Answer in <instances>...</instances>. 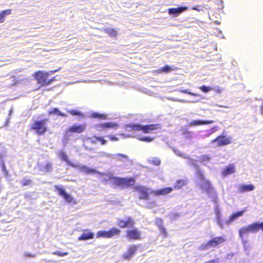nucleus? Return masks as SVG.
Returning a JSON list of instances; mask_svg holds the SVG:
<instances>
[{
  "label": "nucleus",
  "mask_w": 263,
  "mask_h": 263,
  "mask_svg": "<svg viewBox=\"0 0 263 263\" xmlns=\"http://www.w3.org/2000/svg\"><path fill=\"white\" fill-rule=\"evenodd\" d=\"M109 179L111 181V185L114 187L128 188L134 185L135 183V180L133 178H128L110 176Z\"/></svg>",
  "instance_id": "1"
},
{
  "label": "nucleus",
  "mask_w": 263,
  "mask_h": 263,
  "mask_svg": "<svg viewBox=\"0 0 263 263\" xmlns=\"http://www.w3.org/2000/svg\"><path fill=\"white\" fill-rule=\"evenodd\" d=\"M33 76L36 80L37 83L41 86H48L55 80V77L49 79V72L45 71H37L33 73Z\"/></svg>",
  "instance_id": "2"
},
{
  "label": "nucleus",
  "mask_w": 263,
  "mask_h": 263,
  "mask_svg": "<svg viewBox=\"0 0 263 263\" xmlns=\"http://www.w3.org/2000/svg\"><path fill=\"white\" fill-rule=\"evenodd\" d=\"M48 119L41 120H35L31 124L30 130L34 131L37 135L41 136L44 135L48 130L46 126V122Z\"/></svg>",
  "instance_id": "3"
},
{
  "label": "nucleus",
  "mask_w": 263,
  "mask_h": 263,
  "mask_svg": "<svg viewBox=\"0 0 263 263\" xmlns=\"http://www.w3.org/2000/svg\"><path fill=\"white\" fill-rule=\"evenodd\" d=\"M226 241V239L223 236L215 237L205 243L201 244L199 249L201 251L207 250L211 248H216L219 245Z\"/></svg>",
  "instance_id": "4"
},
{
  "label": "nucleus",
  "mask_w": 263,
  "mask_h": 263,
  "mask_svg": "<svg viewBox=\"0 0 263 263\" xmlns=\"http://www.w3.org/2000/svg\"><path fill=\"white\" fill-rule=\"evenodd\" d=\"M121 233V230L116 227L111 228L108 231H99L97 233V238H110L115 236H118Z\"/></svg>",
  "instance_id": "5"
},
{
  "label": "nucleus",
  "mask_w": 263,
  "mask_h": 263,
  "mask_svg": "<svg viewBox=\"0 0 263 263\" xmlns=\"http://www.w3.org/2000/svg\"><path fill=\"white\" fill-rule=\"evenodd\" d=\"M134 190L138 193L139 198L141 200L149 199L151 190L149 188L143 185H137L134 187Z\"/></svg>",
  "instance_id": "6"
},
{
  "label": "nucleus",
  "mask_w": 263,
  "mask_h": 263,
  "mask_svg": "<svg viewBox=\"0 0 263 263\" xmlns=\"http://www.w3.org/2000/svg\"><path fill=\"white\" fill-rule=\"evenodd\" d=\"M232 139L228 137L224 134V132L221 135L217 136L215 139L212 140V143H215L216 146H222L229 145L232 143Z\"/></svg>",
  "instance_id": "7"
},
{
  "label": "nucleus",
  "mask_w": 263,
  "mask_h": 263,
  "mask_svg": "<svg viewBox=\"0 0 263 263\" xmlns=\"http://www.w3.org/2000/svg\"><path fill=\"white\" fill-rule=\"evenodd\" d=\"M125 236L128 240H138L143 238L141 232L136 228L126 230Z\"/></svg>",
  "instance_id": "8"
},
{
  "label": "nucleus",
  "mask_w": 263,
  "mask_h": 263,
  "mask_svg": "<svg viewBox=\"0 0 263 263\" xmlns=\"http://www.w3.org/2000/svg\"><path fill=\"white\" fill-rule=\"evenodd\" d=\"M54 187L55 190L58 191V194L62 196L67 202L69 203H76L75 199L71 197L70 195L66 193L64 189L62 186L55 185Z\"/></svg>",
  "instance_id": "9"
},
{
  "label": "nucleus",
  "mask_w": 263,
  "mask_h": 263,
  "mask_svg": "<svg viewBox=\"0 0 263 263\" xmlns=\"http://www.w3.org/2000/svg\"><path fill=\"white\" fill-rule=\"evenodd\" d=\"M117 225L122 229L133 227L135 224V221L132 217L127 216L125 219H119L117 221Z\"/></svg>",
  "instance_id": "10"
},
{
  "label": "nucleus",
  "mask_w": 263,
  "mask_h": 263,
  "mask_svg": "<svg viewBox=\"0 0 263 263\" xmlns=\"http://www.w3.org/2000/svg\"><path fill=\"white\" fill-rule=\"evenodd\" d=\"M200 189L205 192L208 194H211L214 192V188L210 180L206 179L200 181L199 184Z\"/></svg>",
  "instance_id": "11"
},
{
  "label": "nucleus",
  "mask_w": 263,
  "mask_h": 263,
  "mask_svg": "<svg viewBox=\"0 0 263 263\" xmlns=\"http://www.w3.org/2000/svg\"><path fill=\"white\" fill-rule=\"evenodd\" d=\"M86 127V125L85 124H82L80 125L74 124L68 127L66 129V132L67 133L70 134H81L85 131Z\"/></svg>",
  "instance_id": "12"
},
{
  "label": "nucleus",
  "mask_w": 263,
  "mask_h": 263,
  "mask_svg": "<svg viewBox=\"0 0 263 263\" xmlns=\"http://www.w3.org/2000/svg\"><path fill=\"white\" fill-rule=\"evenodd\" d=\"M161 127L160 124H151L145 125L140 124V131H142L144 134H148L153 130L158 129Z\"/></svg>",
  "instance_id": "13"
},
{
  "label": "nucleus",
  "mask_w": 263,
  "mask_h": 263,
  "mask_svg": "<svg viewBox=\"0 0 263 263\" xmlns=\"http://www.w3.org/2000/svg\"><path fill=\"white\" fill-rule=\"evenodd\" d=\"M137 245H133L129 246L126 252L122 255V258L125 260H130L137 252Z\"/></svg>",
  "instance_id": "14"
},
{
  "label": "nucleus",
  "mask_w": 263,
  "mask_h": 263,
  "mask_svg": "<svg viewBox=\"0 0 263 263\" xmlns=\"http://www.w3.org/2000/svg\"><path fill=\"white\" fill-rule=\"evenodd\" d=\"M173 191L172 187H166L157 190H151V193L155 196L166 195Z\"/></svg>",
  "instance_id": "15"
},
{
  "label": "nucleus",
  "mask_w": 263,
  "mask_h": 263,
  "mask_svg": "<svg viewBox=\"0 0 263 263\" xmlns=\"http://www.w3.org/2000/svg\"><path fill=\"white\" fill-rule=\"evenodd\" d=\"M249 233H254L251 223L246 227H243L239 230V236L241 239Z\"/></svg>",
  "instance_id": "16"
},
{
  "label": "nucleus",
  "mask_w": 263,
  "mask_h": 263,
  "mask_svg": "<svg viewBox=\"0 0 263 263\" xmlns=\"http://www.w3.org/2000/svg\"><path fill=\"white\" fill-rule=\"evenodd\" d=\"M118 126L117 123L114 122H105L97 125L99 130H103L109 128H115Z\"/></svg>",
  "instance_id": "17"
},
{
  "label": "nucleus",
  "mask_w": 263,
  "mask_h": 263,
  "mask_svg": "<svg viewBox=\"0 0 263 263\" xmlns=\"http://www.w3.org/2000/svg\"><path fill=\"white\" fill-rule=\"evenodd\" d=\"M59 154L61 160L66 162L68 165L74 168L78 167L77 164L72 163L69 160L68 156L65 152L61 151L59 152Z\"/></svg>",
  "instance_id": "18"
},
{
  "label": "nucleus",
  "mask_w": 263,
  "mask_h": 263,
  "mask_svg": "<svg viewBox=\"0 0 263 263\" xmlns=\"http://www.w3.org/2000/svg\"><path fill=\"white\" fill-rule=\"evenodd\" d=\"M114 159L117 162H131V160L129 159L128 156L121 153H117L114 155Z\"/></svg>",
  "instance_id": "19"
},
{
  "label": "nucleus",
  "mask_w": 263,
  "mask_h": 263,
  "mask_svg": "<svg viewBox=\"0 0 263 263\" xmlns=\"http://www.w3.org/2000/svg\"><path fill=\"white\" fill-rule=\"evenodd\" d=\"M246 211V209L242 210L239 211L232 213L229 217L228 219L226 221L227 224H230L236 219L242 216L244 213Z\"/></svg>",
  "instance_id": "20"
},
{
  "label": "nucleus",
  "mask_w": 263,
  "mask_h": 263,
  "mask_svg": "<svg viewBox=\"0 0 263 263\" xmlns=\"http://www.w3.org/2000/svg\"><path fill=\"white\" fill-rule=\"evenodd\" d=\"M93 237L94 234L88 229H86L84 230L83 233L78 237V240L80 241L86 240L93 239Z\"/></svg>",
  "instance_id": "21"
},
{
  "label": "nucleus",
  "mask_w": 263,
  "mask_h": 263,
  "mask_svg": "<svg viewBox=\"0 0 263 263\" xmlns=\"http://www.w3.org/2000/svg\"><path fill=\"white\" fill-rule=\"evenodd\" d=\"M214 121L212 120H193L189 123L190 126H197L201 125L210 124L213 123Z\"/></svg>",
  "instance_id": "22"
},
{
  "label": "nucleus",
  "mask_w": 263,
  "mask_h": 263,
  "mask_svg": "<svg viewBox=\"0 0 263 263\" xmlns=\"http://www.w3.org/2000/svg\"><path fill=\"white\" fill-rule=\"evenodd\" d=\"M79 170L83 172L86 173V174L89 175V174H101L98 171L96 170L90 168L86 165H82L79 167Z\"/></svg>",
  "instance_id": "23"
},
{
  "label": "nucleus",
  "mask_w": 263,
  "mask_h": 263,
  "mask_svg": "<svg viewBox=\"0 0 263 263\" xmlns=\"http://www.w3.org/2000/svg\"><path fill=\"white\" fill-rule=\"evenodd\" d=\"M255 186L253 184H242L238 186V191L239 193L250 192L254 190Z\"/></svg>",
  "instance_id": "24"
},
{
  "label": "nucleus",
  "mask_w": 263,
  "mask_h": 263,
  "mask_svg": "<svg viewBox=\"0 0 263 263\" xmlns=\"http://www.w3.org/2000/svg\"><path fill=\"white\" fill-rule=\"evenodd\" d=\"M235 172V166L233 164H231L226 166L222 171L221 174L223 176H227L232 174Z\"/></svg>",
  "instance_id": "25"
},
{
  "label": "nucleus",
  "mask_w": 263,
  "mask_h": 263,
  "mask_svg": "<svg viewBox=\"0 0 263 263\" xmlns=\"http://www.w3.org/2000/svg\"><path fill=\"white\" fill-rule=\"evenodd\" d=\"M140 124H129L125 125L124 128L127 132L140 131Z\"/></svg>",
  "instance_id": "26"
},
{
  "label": "nucleus",
  "mask_w": 263,
  "mask_h": 263,
  "mask_svg": "<svg viewBox=\"0 0 263 263\" xmlns=\"http://www.w3.org/2000/svg\"><path fill=\"white\" fill-rule=\"evenodd\" d=\"M187 181L186 180L179 179L177 180L174 183L173 190H180L182 188L183 186L187 184Z\"/></svg>",
  "instance_id": "27"
},
{
  "label": "nucleus",
  "mask_w": 263,
  "mask_h": 263,
  "mask_svg": "<svg viewBox=\"0 0 263 263\" xmlns=\"http://www.w3.org/2000/svg\"><path fill=\"white\" fill-rule=\"evenodd\" d=\"M186 9V8L185 7H181L178 8H171L168 9V13L170 14H180L181 12H183Z\"/></svg>",
  "instance_id": "28"
},
{
  "label": "nucleus",
  "mask_w": 263,
  "mask_h": 263,
  "mask_svg": "<svg viewBox=\"0 0 263 263\" xmlns=\"http://www.w3.org/2000/svg\"><path fill=\"white\" fill-rule=\"evenodd\" d=\"M11 13V9H7L0 11V23H3L5 21L6 16L10 14Z\"/></svg>",
  "instance_id": "29"
},
{
  "label": "nucleus",
  "mask_w": 263,
  "mask_h": 263,
  "mask_svg": "<svg viewBox=\"0 0 263 263\" xmlns=\"http://www.w3.org/2000/svg\"><path fill=\"white\" fill-rule=\"evenodd\" d=\"M254 233L258 232L259 230L263 231V222L261 223L253 222L251 223Z\"/></svg>",
  "instance_id": "30"
},
{
  "label": "nucleus",
  "mask_w": 263,
  "mask_h": 263,
  "mask_svg": "<svg viewBox=\"0 0 263 263\" xmlns=\"http://www.w3.org/2000/svg\"><path fill=\"white\" fill-rule=\"evenodd\" d=\"M53 114H57L59 116L65 117L67 116V115L62 112L58 108H53L52 110L48 111V115H52Z\"/></svg>",
  "instance_id": "31"
},
{
  "label": "nucleus",
  "mask_w": 263,
  "mask_h": 263,
  "mask_svg": "<svg viewBox=\"0 0 263 263\" xmlns=\"http://www.w3.org/2000/svg\"><path fill=\"white\" fill-rule=\"evenodd\" d=\"M20 183L22 187L30 186L33 184V181L29 178L25 177L20 181Z\"/></svg>",
  "instance_id": "32"
},
{
  "label": "nucleus",
  "mask_w": 263,
  "mask_h": 263,
  "mask_svg": "<svg viewBox=\"0 0 263 263\" xmlns=\"http://www.w3.org/2000/svg\"><path fill=\"white\" fill-rule=\"evenodd\" d=\"M104 31L108 34L110 37H116L117 35V32L114 28H105Z\"/></svg>",
  "instance_id": "33"
},
{
  "label": "nucleus",
  "mask_w": 263,
  "mask_h": 263,
  "mask_svg": "<svg viewBox=\"0 0 263 263\" xmlns=\"http://www.w3.org/2000/svg\"><path fill=\"white\" fill-rule=\"evenodd\" d=\"M173 70V68H172L170 66L168 65H165L164 67L161 68L160 69L158 70V73H168L170 71Z\"/></svg>",
  "instance_id": "34"
},
{
  "label": "nucleus",
  "mask_w": 263,
  "mask_h": 263,
  "mask_svg": "<svg viewBox=\"0 0 263 263\" xmlns=\"http://www.w3.org/2000/svg\"><path fill=\"white\" fill-rule=\"evenodd\" d=\"M150 164L154 165H159L161 163V160L157 157H153L151 159L148 160Z\"/></svg>",
  "instance_id": "35"
},
{
  "label": "nucleus",
  "mask_w": 263,
  "mask_h": 263,
  "mask_svg": "<svg viewBox=\"0 0 263 263\" xmlns=\"http://www.w3.org/2000/svg\"><path fill=\"white\" fill-rule=\"evenodd\" d=\"M92 117L95 118H99L101 119L106 120L107 116L106 114H101L98 112H95L92 114Z\"/></svg>",
  "instance_id": "36"
},
{
  "label": "nucleus",
  "mask_w": 263,
  "mask_h": 263,
  "mask_svg": "<svg viewBox=\"0 0 263 263\" xmlns=\"http://www.w3.org/2000/svg\"><path fill=\"white\" fill-rule=\"evenodd\" d=\"M92 138L94 139H96L97 141L100 142L101 145H104L106 143L107 141L103 136H93Z\"/></svg>",
  "instance_id": "37"
},
{
  "label": "nucleus",
  "mask_w": 263,
  "mask_h": 263,
  "mask_svg": "<svg viewBox=\"0 0 263 263\" xmlns=\"http://www.w3.org/2000/svg\"><path fill=\"white\" fill-rule=\"evenodd\" d=\"M52 170V164L50 162L47 163L45 166L42 168V170L44 172H49Z\"/></svg>",
  "instance_id": "38"
},
{
  "label": "nucleus",
  "mask_w": 263,
  "mask_h": 263,
  "mask_svg": "<svg viewBox=\"0 0 263 263\" xmlns=\"http://www.w3.org/2000/svg\"><path fill=\"white\" fill-rule=\"evenodd\" d=\"M67 111L68 113H69L71 115H72V116H81L82 115V114L81 113V112L77 109L68 110H67Z\"/></svg>",
  "instance_id": "39"
},
{
  "label": "nucleus",
  "mask_w": 263,
  "mask_h": 263,
  "mask_svg": "<svg viewBox=\"0 0 263 263\" xmlns=\"http://www.w3.org/2000/svg\"><path fill=\"white\" fill-rule=\"evenodd\" d=\"M199 89L202 92H205V93L208 92L209 91L214 89V88H212V87H211L210 86H205V85L201 86L200 87H199Z\"/></svg>",
  "instance_id": "40"
},
{
  "label": "nucleus",
  "mask_w": 263,
  "mask_h": 263,
  "mask_svg": "<svg viewBox=\"0 0 263 263\" xmlns=\"http://www.w3.org/2000/svg\"><path fill=\"white\" fill-rule=\"evenodd\" d=\"M139 140L141 141H144L146 142H152L154 140V138L150 137H140L139 139Z\"/></svg>",
  "instance_id": "41"
},
{
  "label": "nucleus",
  "mask_w": 263,
  "mask_h": 263,
  "mask_svg": "<svg viewBox=\"0 0 263 263\" xmlns=\"http://www.w3.org/2000/svg\"><path fill=\"white\" fill-rule=\"evenodd\" d=\"M11 79H12V81L13 82V83L12 84V86H15L16 85L20 84L21 81V80H18L17 78L14 76H11Z\"/></svg>",
  "instance_id": "42"
},
{
  "label": "nucleus",
  "mask_w": 263,
  "mask_h": 263,
  "mask_svg": "<svg viewBox=\"0 0 263 263\" xmlns=\"http://www.w3.org/2000/svg\"><path fill=\"white\" fill-rule=\"evenodd\" d=\"M53 254L55 255L58 256H64L67 255L68 253V252H64L60 251H55L52 253Z\"/></svg>",
  "instance_id": "43"
},
{
  "label": "nucleus",
  "mask_w": 263,
  "mask_h": 263,
  "mask_svg": "<svg viewBox=\"0 0 263 263\" xmlns=\"http://www.w3.org/2000/svg\"><path fill=\"white\" fill-rule=\"evenodd\" d=\"M197 176L200 180V181H203L204 180H206L203 173L200 171L197 172Z\"/></svg>",
  "instance_id": "44"
},
{
  "label": "nucleus",
  "mask_w": 263,
  "mask_h": 263,
  "mask_svg": "<svg viewBox=\"0 0 263 263\" xmlns=\"http://www.w3.org/2000/svg\"><path fill=\"white\" fill-rule=\"evenodd\" d=\"M147 207L149 209H152L156 206V202L155 201H152L147 202Z\"/></svg>",
  "instance_id": "45"
},
{
  "label": "nucleus",
  "mask_w": 263,
  "mask_h": 263,
  "mask_svg": "<svg viewBox=\"0 0 263 263\" xmlns=\"http://www.w3.org/2000/svg\"><path fill=\"white\" fill-rule=\"evenodd\" d=\"M181 91L182 92H183V93H188L189 95H190L191 96H194V97L198 96V94L195 93H193V92H189V91H187V90H181Z\"/></svg>",
  "instance_id": "46"
},
{
  "label": "nucleus",
  "mask_w": 263,
  "mask_h": 263,
  "mask_svg": "<svg viewBox=\"0 0 263 263\" xmlns=\"http://www.w3.org/2000/svg\"><path fill=\"white\" fill-rule=\"evenodd\" d=\"M202 161H209L210 159V157L207 155H203L201 157Z\"/></svg>",
  "instance_id": "47"
},
{
  "label": "nucleus",
  "mask_w": 263,
  "mask_h": 263,
  "mask_svg": "<svg viewBox=\"0 0 263 263\" xmlns=\"http://www.w3.org/2000/svg\"><path fill=\"white\" fill-rule=\"evenodd\" d=\"M108 137L110 140L112 141H117L118 140V138L114 136H109Z\"/></svg>",
  "instance_id": "48"
},
{
  "label": "nucleus",
  "mask_w": 263,
  "mask_h": 263,
  "mask_svg": "<svg viewBox=\"0 0 263 263\" xmlns=\"http://www.w3.org/2000/svg\"><path fill=\"white\" fill-rule=\"evenodd\" d=\"M25 256L27 257H34L35 255L34 254H32L31 253H26Z\"/></svg>",
  "instance_id": "49"
},
{
  "label": "nucleus",
  "mask_w": 263,
  "mask_h": 263,
  "mask_svg": "<svg viewBox=\"0 0 263 263\" xmlns=\"http://www.w3.org/2000/svg\"><path fill=\"white\" fill-rule=\"evenodd\" d=\"M58 71V69H56V70H51V71H49L48 72H49V75H50V74H53Z\"/></svg>",
  "instance_id": "50"
},
{
  "label": "nucleus",
  "mask_w": 263,
  "mask_h": 263,
  "mask_svg": "<svg viewBox=\"0 0 263 263\" xmlns=\"http://www.w3.org/2000/svg\"><path fill=\"white\" fill-rule=\"evenodd\" d=\"M97 141L96 139L90 140V142L92 144H95Z\"/></svg>",
  "instance_id": "51"
},
{
  "label": "nucleus",
  "mask_w": 263,
  "mask_h": 263,
  "mask_svg": "<svg viewBox=\"0 0 263 263\" xmlns=\"http://www.w3.org/2000/svg\"><path fill=\"white\" fill-rule=\"evenodd\" d=\"M192 10H194L199 11V9H198L196 7H192Z\"/></svg>",
  "instance_id": "52"
},
{
  "label": "nucleus",
  "mask_w": 263,
  "mask_h": 263,
  "mask_svg": "<svg viewBox=\"0 0 263 263\" xmlns=\"http://www.w3.org/2000/svg\"><path fill=\"white\" fill-rule=\"evenodd\" d=\"M91 139V138H90V137H88V138H87V140H90Z\"/></svg>",
  "instance_id": "53"
},
{
  "label": "nucleus",
  "mask_w": 263,
  "mask_h": 263,
  "mask_svg": "<svg viewBox=\"0 0 263 263\" xmlns=\"http://www.w3.org/2000/svg\"><path fill=\"white\" fill-rule=\"evenodd\" d=\"M159 220L160 221V222H162V219H159Z\"/></svg>",
  "instance_id": "54"
},
{
  "label": "nucleus",
  "mask_w": 263,
  "mask_h": 263,
  "mask_svg": "<svg viewBox=\"0 0 263 263\" xmlns=\"http://www.w3.org/2000/svg\"><path fill=\"white\" fill-rule=\"evenodd\" d=\"M2 192V188L0 186V193Z\"/></svg>",
  "instance_id": "55"
},
{
  "label": "nucleus",
  "mask_w": 263,
  "mask_h": 263,
  "mask_svg": "<svg viewBox=\"0 0 263 263\" xmlns=\"http://www.w3.org/2000/svg\"><path fill=\"white\" fill-rule=\"evenodd\" d=\"M2 215L1 213H0V216Z\"/></svg>",
  "instance_id": "56"
}]
</instances>
